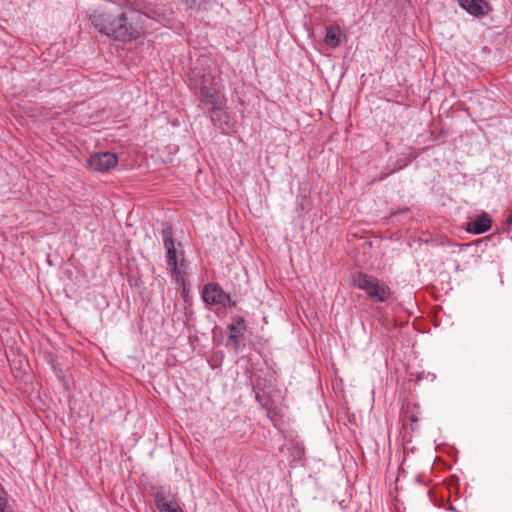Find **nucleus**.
I'll return each mask as SVG.
<instances>
[{
    "label": "nucleus",
    "instance_id": "nucleus-1",
    "mask_svg": "<svg viewBox=\"0 0 512 512\" xmlns=\"http://www.w3.org/2000/svg\"><path fill=\"white\" fill-rule=\"evenodd\" d=\"M90 19L95 29L116 40L129 41L139 35V31L127 23V18L123 13L115 15L109 12L95 11Z\"/></svg>",
    "mask_w": 512,
    "mask_h": 512
},
{
    "label": "nucleus",
    "instance_id": "nucleus-2",
    "mask_svg": "<svg viewBox=\"0 0 512 512\" xmlns=\"http://www.w3.org/2000/svg\"><path fill=\"white\" fill-rule=\"evenodd\" d=\"M203 61L204 60H198L196 65L192 68L190 82L192 87L196 90L198 99L202 103L210 105L211 109H214L219 99L215 76L210 70L204 68Z\"/></svg>",
    "mask_w": 512,
    "mask_h": 512
},
{
    "label": "nucleus",
    "instance_id": "nucleus-3",
    "mask_svg": "<svg viewBox=\"0 0 512 512\" xmlns=\"http://www.w3.org/2000/svg\"><path fill=\"white\" fill-rule=\"evenodd\" d=\"M353 285L365 291L367 296L373 301L386 302L391 296V289L388 285L381 282L378 278L365 273L355 274L353 276Z\"/></svg>",
    "mask_w": 512,
    "mask_h": 512
},
{
    "label": "nucleus",
    "instance_id": "nucleus-4",
    "mask_svg": "<svg viewBox=\"0 0 512 512\" xmlns=\"http://www.w3.org/2000/svg\"><path fill=\"white\" fill-rule=\"evenodd\" d=\"M203 301L210 305H221L223 307L236 306V301L231 299V296L226 293L220 285L209 283L204 286L202 291Z\"/></svg>",
    "mask_w": 512,
    "mask_h": 512
},
{
    "label": "nucleus",
    "instance_id": "nucleus-5",
    "mask_svg": "<svg viewBox=\"0 0 512 512\" xmlns=\"http://www.w3.org/2000/svg\"><path fill=\"white\" fill-rule=\"evenodd\" d=\"M118 163V157L111 152H99L91 155L87 165L91 170L104 173L112 170Z\"/></svg>",
    "mask_w": 512,
    "mask_h": 512
},
{
    "label": "nucleus",
    "instance_id": "nucleus-6",
    "mask_svg": "<svg viewBox=\"0 0 512 512\" xmlns=\"http://www.w3.org/2000/svg\"><path fill=\"white\" fill-rule=\"evenodd\" d=\"M167 250V264L171 269V272L176 276L178 282L184 283V276L186 274L184 270V259H181L178 264V256L175 248V244L164 246Z\"/></svg>",
    "mask_w": 512,
    "mask_h": 512
},
{
    "label": "nucleus",
    "instance_id": "nucleus-7",
    "mask_svg": "<svg viewBox=\"0 0 512 512\" xmlns=\"http://www.w3.org/2000/svg\"><path fill=\"white\" fill-rule=\"evenodd\" d=\"M245 329V320L242 316H236L233 319V323L228 326V344L232 345L235 351L239 350L240 340L243 337Z\"/></svg>",
    "mask_w": 512,
    "mask_h": 512
},
{
    "label": "nucleus",
    "instance_id": "nucleus-8",
    "mask_svg": "<svg viewBox=\"0 0 512 512\" xmlns=\"http://www.w3.org/2000/svg\"><path fill=\"white\" fill-rule=\"evenodd\" d=\"M458 4L469 14L476 17L487 15L491 10L490 4L486 0H458Z\"/></svg>",
    "mask_w": 512,
    "mask_h": 512
},
{
    "label": "nucleus",
    "instance_id": "nucleus-9",
    "mask_svg": "<svg viewBox=\"0 0 512 512\" xmlns=\"http://www.w3.org/2000/svg\"><path fill=\"white\" fill-rule=\"evenodd\" d=\"M492 219L487 213H482L476 219L467 223L466 230L473 234H482L491 228Z\"/></svg>",
    "mask_w": 512,
    "mask_h": 512
},
{
    "label": "nucleus",
    "instance_id": "nucleus-10",
    "mask_svg": "<svg viewBox=\"0 0 512 512\" xmlns=\"http://www.w3.org/2000/svg\"><path fill=\"white\" fill-rule=\"evenodd\" d=\"M150 493L153 496L155 505L159 510H161L170 502L174 501V498L171 496L170 492L163 489L162 487L152 488Z\"/></svg>",
    "mask_w": 512,
    "mask_h": 512
},
{
    "label": "nucleus",
    "instance_id": "nucleus-11",
    "mask_svg": "<svg viewBox=\"0 0 512 512\" xmlns=\"http://www.w3.org/2000/svg\"><path fill=\"white\" fill-rule=\"evenodd\" d=\"M341 35L339 26H330L327 28L325 43L332 48H336L340 45Z\"/></svg>",
    "mask_w": 512,
    "mask_h": 512
},
{
    "label": "nucleus",
    "instance_id": "nucleus-12",
    "mask_svg": "<svg viewBox=\"0 0 512 512\" xmlns=\"http://www.w3.org/2000/svg\"><path fill=\"white\" fill-rule=\"evenodd\" d=\"M162 236H163V242L164 246H169L174 243L173 239V230L170 224H164L162 228Z\"/></svg>",
    "mask_w": 512,
    "mask_h": 512
},
{
    "label": "nucleus",
    "instance_id": "nucleus-13",
    "mask_svg": "<svg viewBox=\"0 0 512 512\" xmlns=\"http://www.w3.org/2000/svg\"><path fill=\"white\" fill-rule=\"evenodd\" d=\"M0 512H10L8 509L7 493L0 483Z\"/></svg>",
    "mask_w": 512,
    "mask_h": 512
},
{
    "label": "nucleus",
    "instance_id": "nucleus-14",
    "mask_svg": "<svg viewBox=\"0 0 512 512\" xmlns=\"http://www.w3.org/2000/svg\"><path fill=\"white\" fill-rule=\"evenodd\" d=\"M160 512H183L182 508L178 505V503L174 500L163 507Z\"/></svg>",
    "mask_w": 512,
    "mask_h": 512
},
{
    "label": "nucleus",
    "instance_id": "nucleus-15",
    "mask_svg": "<svg viewBox=\"0 0 512 512\" xmlns=\"http://www.w3.org/2000/svg\"><path fill=\"white\" fill-rule=\"evenodd\" d=\"M255 390V398L257 400V402L262 406H266L267 404V399L266 397L260 395V393L256 390V388L254 389Z\"/></svg>",
    "mask_w": 512,
    "mask_h": 512
},
{
    "label": "nucleus",
    "instance_id": "nucleus-16",
    "mask_svg": "<svg viewBox=\"0 0 512 512\" xmlns=\"http://www.w3.org/2000/svg\"><path fill=\"white\" fill-rule=\"evenodd\" d=\"M405 417L408 418L413 424L418 421V418L416 415H414V414L409 415L407 411L405 412Z\"/></svg>",
    "mask_w": 512,
    "mask_h": 512
},
{
    "label": "nucleus",
    "instance_id": "nucleus-17",
    "mask_svg": "<svg viewBox=\"0 0 512 512\" xmlns=\"http://www.w3.org/2000/svg\"><path fill=\"white\" fill-rule=\"evenodd\" d=\"M505 224L512 225V209H511V212L509 213V215L507 216V218L505 220Z\"/></svg>",
    "mask_w": 512,
    "mask_h": 512
}]
</instances>
